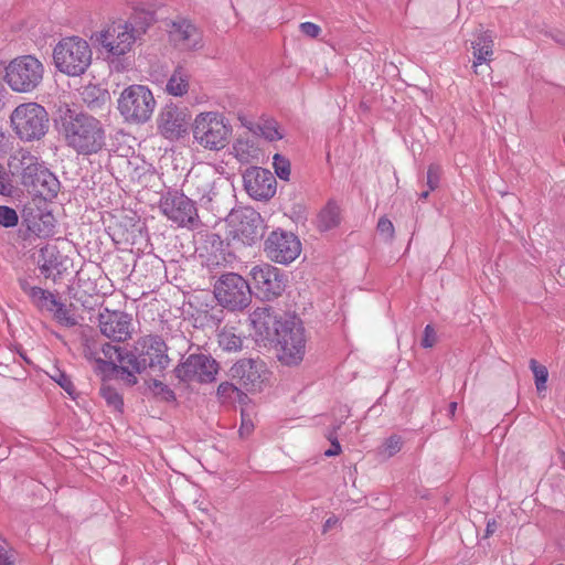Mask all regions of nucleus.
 <instances>
[{
	"label": "nucleus",
	"instance_id": "f257e3e1",
	"mask_svg": "<svg viewBox=\"0 0 565 565\" xmlns=\"http://www.w3.org/2000/svg\"><path fill=\"white\" fill-rule=\"evenodd\" d=\"M152 18L147 13H137L127 21H115L97 35L100 46L111 56L119 57L132 50L134 44L146 34Z\"/></svg>",
	"mask_w": 565,
	"mask_h": 565
},
{
	"label": "nucleus",
	"instance_id": "f03ea898",
	"mask_svg": "<svg viewBox=\"0 0 565 565\" xmlns=\"http://www.w3.org/2000/svg\"><path fill=\"white\" fill-rule=\"evenodd\" d=\"M62 134L66 143L79 153H93L104 145L102 124L92 116L71 110L62 117Z\"/></svg>",
	"mask_w": 565,
	"mask_h": 565
},
{
	"label": "nucleus",
	"instance_id": "7ed1b4c3",
	"mask_svg": "<svg viewBox=\"0 0 565 565\" xmlns=\"http://www.w3.org/2000/svg\"><path fill=\"white\" fill-rule=\"evenodd\" d=\"M10 127L15 137L23 142L40 141L50 129V116L39 103H23L12 110Z\"/></svg>",
	"mask_w": 565,
	"mask_h": 565
},
{
	"label": "nucleus",
	"instance_id": "20e7f679",
	"mask_svg": "<svg viewBox=\"0 0 565 565\" xmlns=\"http://www.w3.org/2000/svg\"><path fill=\"white\" fill-rule=\"evenodd\" d=\"M93 52L84 39L67 36L60 40L53 49L54 66L68 76H79L92 64Z\"/></svg>",
	"mask_w": 565,
	"mask_h": 565
},
{
	"label": "nucleus",
	"instance_id": "39448f33",
	"mask_svg": "<svg viewBox=\"0 0 565 565\" xmlns=\"http://www.w3.org/2000/svg\"><path fill=\"white\" fill-rule=\"evenodd\" d=\"M195 142L209 150L226 147L232 128L225 117L217 111H204L196 115L192 124Z\"/></svg>",
	"mask_w": 565,
	"mask_h": 565
},
{
	"label": "nucleus",
	"instance_id": "423d86ee",
	"mask_svg": "<svg viewBox=\"0 0 565 565\" xmlns=\"http://www.w3.org/2000/svg\"><path fill=\"white\" fill-rule=\"evenodd\" d=\"M44 65L33 55L13 58L6 66L4 81L15 93H32L42 83Z\"/></svg>",
	"mask_w": 565,
	"mask_h": 565
},
{
	"label": "nucleus",
	"instance_id": "0eeeda50",
	"mask_svg": "<svg viewBox=\"0 0 565 565\" xmlns=\"http://www.w3.org/2000/svg\"><path fill=\"white\" fill-rule=\"evenodd\" d=\"M167 345L158 335H146L140 338L135 344V352H126L124 360L131 365L135 371H163L168 367L170 359L167 354Z\"/></svg>",
	"mask_w": 565,
	"mask_h": 565
},
{
	"label": "nucleus",
	"instance_id": "6e6552de",
	"mask_svg": "<svg viewBox=\"0 0 565 565\" xmlns=\"http://www.w3.org/2000/svg\"><path fill=\"white\" fill-rule=\"evenodd\" d=\"M156 100L152 92L145 85H130L118 99V109L129 122L143 124L154 110Z\"/></svg>",
	"mask_w": 565,
	"mask_h": 565
},
{
	"label": "nucleus",
	"instance_id": "1a4fd4ad",
	"mask_svg": "<svg viewBox=\"0 0 565 565\" xmlns=\"http://www.w3.org/2000/svg\"><path fill=\"white\" fill-rule=\"evenodd\" d=\"M276 341L278 360L288 366L298 365L306 354L305 329L299 321L286 319Z\"/></svg>",
	"mask_w": 565,
	"mask_h": 565
},
{
	"label": "nucleus",
	"instance_id": "9d476101",
	"mask_svg": "<svg viewBox=\"0 0 565 565\" xmlns=\"http://www.w3.org/2000/svg\"><path fill=\"white\" fill-rule=\"evenodd\" d=\"M218 303L230 310H241L252 300L249 284L238 274L227 273L220 277L214 286Z\"/></svg>",
	"mask_w": 565,
	"mask_h": 565
},
{
	"label": "nucleus",
	"instance_id": "9b49d317",
	"mask_svg": "<svg viewBox=\"0 0 565 565\" xmlns=\"http://www.w3.org/2000/svg\"><path fill=\"white\" fill-rule=\"evenodd\" d=\"M192 114L186 106L169 103L163 106L157 118L159 134L168 140L184 137L191 126Z\"/></svg>",
	"mask_w": 565,
	"mask_h": 565
},
{
	"label": "nucleus",
	"instance_id": "f8f14e48",
	"mask_svg": "<svg viewBox=\"0 0 565 565\" xmlns=\"http://www.w3.org/2000/svg\"><path fill=\"white\" fill-rule=\"evenodd\" d=\"M161 212L180 227L193 228L199 224L198 209L192 200L179 192H168L160 201Z\"/></svg>",
	"mask_w": 565,
	"mask_h": 565
},
{
	"label": "nucleus",
	"instance_id": "ddd939ff",
	"mask_svg": "<svg viewBox=\"0 0 565 565\" xmlns=\"http://www.w3.org/2000/svg\"><path fill=\"white\" fill-rule=\"evenodd\" d=\"M249 275L256 295L264 300H273L285 291L287 282L285 275L270 264L254 266Z\"/></svg>",
	"mask_w": 565,
	"mask_h": 565
},
{
	"label": "nucleus",
	"instance_id": "4468645a",
	"mask_svg": "<svg viewBox=\"0 0 565 565\" xmlns=\"http://www.w3.org/2000/svg\"><path fill=\"white\" fill-rule=\"evenodd\" d=\"M264 250L270 260L279 264H289L300 255L301 243L292 233L274 231L265 241Z\"/></svg>",
	"mask_w": 565,
	"mask_h": 565
},
{
	"label": "nucleus",
	"instance_id": "2eb2a0df",
	"mask_svg": "<svg viewBox=\"0 0 565 565\" xmlns=\"http://www.w3.org/2000/svg\"><path fill=\"white\" fill-rule=\"evenodd\" d=\"M218 365L216 361L205 354H191L178 367L177 375L181 380H196L209 383L215 380Z\"/></svg>",
	"mask_w": 565,
	"mask_h": 565
},
{
	"label": "nucleus",
	"instance_id": "dca6fc26",
	"mask_svg": "<svg viewBox=\"0 0 565 565\" xmlns=\"http://www.w3.org/2000/svg\"><path fill=\"white\" fill-rule=\"evenodd\" d=\"M100 333L106 338L124 342L131 337V317L119 310L105 308L98 315Z\"/></svg>",
	"mask_w": 565,
	"mask_h": 565
},
{
	"label": "nucleus",
	"instance_id": "f3484780",
	"mask_svg": "<svg viewBox=\"0 0 565 565\" xmlns=\"http://www.w3.org/2000/svg\"><path fill=\"white\" fill-rule=\"evenodd\" d=\"M267 374L266 363L254 359L239 360L230 370L231 377L237 380L248 391L260 388L267 380Z\"/></svg>",
	"mask_w": 565,
	"mask_h": 565
},
{
	"label": "nucleus",
	"instance_id": "a211bd4d",
	"mask_svg": "<svg viewBox=\"0 0 565 565\" xmlns=\"http://www.w3.org/2000/svg\"><path fill=\"white\" fill-rule=\"evenodd\" d=\"M250 324L258 340L275 341L285 320L278 319L269 307L256 308L249 316Z\"/></svg>",
	"mask_w": 565,
	"mask_h": 565
},
{
	"label": "nucleus",
	"instance_id": "6ab92c4d",
	"mask_svg": "<svg viewBox=\"0 0 565 565\" xmlns=\"http://www.w3.org/2000/svg\"><path fill=\"white\" fill-rule=\"evenodd\" d=\"M11 177H55L38 157L28 151H18L8 162Z\"/></svg>",
	"mask_w": 565,
	"mask_h": 565
},
{
	"label": "nucleus",
	"instance_id": "aec40b11",
	"mask_svg": "<svg viewBox=\"0 0 565 565\" xmlns=\"http://www.w3.org/2000/svg\"><path fill=\"white\" fill-rule=\"evenodd\" d=\"M103 352L106 356L109 358H111V352H114L119 364L97 360L100 365H103L105 369H110L115 373L116 377L122 380L128 385H135L137 383L136 374L141 373L142 371H135V369H132L127 361L124 362L126 352H122L120 348L110 344H106L103 349Z\"/></svg>",
	"mask_w": 565,
	"mask_h": 565
},
{
	"label": "nucleus",
	"instance_id": "412c9836",
	"mask_svg": "<svg viewBox=\"0 0 565 565\" xmlns=\"http://www.w3.org/2000/svg\"><path fill=\"white\" fill-rule=\"evenodd\" d=\"M170 38L180 50H195L201 46V33L194 24L186 20L172 24Z\"/></svg>",
	"mask_w": 565,
	"mask_h": 565
},
{
	"label": "nucleus",
	"instance_id": "4be33fe9",
	"mask_svg": "<svg viewBox=\"0 0 565 565\" xmlns=\"http://www.w3.org/2000/svg\"><path fill=\"white\" fill-rule=\"evenodd\" d=\"M493 34L490 31H480L472 42L473 49V71L477 75L482 74L484 70L479 71V67L489 63L493 55Z\"/></svg>",
	"mask_w": 565,
	"mask_h": 565
},
{
	"label": "nucleus",
	"instance_id": "5701e85b",
	"mask_svg": "<svg viewBox=\"0 0 565 565\" xmlns=\"http://www.w3.org/2000/svg\"><path fill=\"white\" fill-rule=\"evenodd\" d=\"M19 284L22 291L29 296L32 303L39 310H46L52 312L53 309L57 306L58 299L51 291L41 287L31 286L25 279H21Z\"/></svg>",
	"mask_w": 565,
	"mask_h": 565
},
{
	"label": "nucleus",
	"instance_id": "b1692460",
	"mask_svg": "<svg viewBox=\"0 0 565 565\" xmlns=\"http://www.w3.org/2000/svg\"><path fill=\"white\" fill-rule=\"evenodd\" d=\"M259 218V214L253 210L236 211L230 215L231 223L235 224L238 222L236 232L250 239L258 235L257 227Z\"/></svg>",
	"mask_w": 565,
	"mask_h": 565
},
{
	"label": "nucleus",
	"instance_id": "393cba45",
	"mask_svg": "<svg viewBox=\"0 0 565 565\" xmlns=\"http://www.w3.org/2000/svg\"><path fill=\"white\" fill-rule=\"evenodd\" d=\"M247 194L258 201L273 198L277 190L276 179H243Z\"/></svg>",
	"mask_w": 565,
	"mask_h": 565
},
{
	"label": "nucleus",
	"instance_id": "a878e982",
	"mask_svg": "<svg viewBox=\"0 0 565 565\" xmlns=\"http://www.w3.org/2000/svg\"><path fill=\"white\" fill-rule=\"evenodd\" d=\"M341 222V211L334 201H329L318 213L316 225L319 231L327 232L337 227Z\"/></svg>",
	"mask_w": 565,
	"mask_h": 565
},
{
	"label": "nucleus",
	"instance_id": "bb28decb",
	"mask_svg": "<svg viewBox=\"0 0 565 565\" xmlns=\"http://www.w3.org/2000/svg\"><path fill=\"white\" fill-rule=\"evenodd\" d=\"M189 73L181 66L177 67L168 79L166 90L169 95L181 97L189 90Z\"/></svg>",
	"mask_w": 565,
	"mask_h": 565
},
{
	"label": "nucleus",
	"instance_id": "cd10ccee",
	"mask_svg": "<svg viewBox=\"0 0 565 565\" xmlns=\"http://www.w3.org/2000/svg\"><path fill=\"white\" fill-rule=\"evenodd\" d=\"M52 313L54 319L64 327L71 328L79 323V316L72 305L66 306L57 301V306L53 309Z\"/></svg>",
	"mask_w": 565,
	"mask_h": 565
},
{
	"label": "nucleus",
	"instance_id": "c85d7f7f",
	"mask_svg": "<svg viewBox=\"0 0 565 565\" xmlns=\"http://www.w3.org/2000/svg\"><path fill=\"white\" fill-rule=\"evenodd\" d=\"M218 345L227 352H236L242 349V338L235 333L234 328L224 327L217 334Z\"/></svg>",
	"mask_w": 565,
	"mask_h": 565
},
{
	"label": "nucleus",
	"instance_id": "c756f323",
	"mask_svg": "<svg viewBox=\"0 0 565 565\" xmlns=\"http://www.w3.org/2000/svg\"><path fill=\"white\" fill-rule=\"evenodd\" d=\"M33 186H41L38 190L40 196L44 200H51L56 196L60 190V180L58 179H32Z\"/></svg>",
	"mask_w": 565,
	"mask_h": 565
},
{
	"label": "nucleus",
	"instance_id": "7c9ffc66",
	"mask_svg": "<svg viewBox=\"0 0 565 565\" xmlns=\"http://www.w3.org/2000/svg\"><path fill=\"white\" fill-rule=\"evenodd\" d=\"M530 369L534 375V383L539 395H544L546 391V382L548 379V371L546 366L539 364L536 360H530Z\"/></svg>",
	"mask_w": 565,
	"mask_h": 565
},
{
	"label": "nucleus",
	"instance_id": "2f4dec72",
	"mask_svg": "<svg viewBox=\"0 0 565 565\" xmlns=\"http://www.w3.org/2000/svg\"><path fill=\"white\" fill-rule=\"evenodd\" d=\"M234 151L239 161H247L249 158H254L258 154V148L255 146L254 141L243 138L235 142Z\"/></svg>",
	"mask_w": 565,
	"mask_h": 565
},
{
	"label": "nucleus",
	"instance_id": "473e14b6",
	"mask_svg": "<svg viewBox=\"0 0 565 565\" xmlns=\"http://www.w3.org/2000/svg\"><path fill=\"white\" fill-rule=\"evenodd\" d=\"M217 397L222 403L241 401L243 392L230 382H223L217 387Z\"/></svg>",
	"mask_w": 565,
	"mask_h": 565
},
{
	"label": "nucleus",
	"instance_id": "72a5a7b5",
	"mask_svg": "<svg viewBox=\"0 0 565 565\" xmlns=\"http://www.w3.org/2000/svg\"><path fill=\"white\" fill-rule=\"evenodd\" d=\"M100 395L106 401L109 407H113L117 412L122 411L124 401L116 388L108 384H103L100 387Z\"/></svg>",
	"mask_w": 565,
	"mask_h": 565
},
{
	"label": "nucleus",
	"instance_id": "f704fd0d",
	"mask_svg": "<svg viewBox=\"0 0 565 565\" xmlns=\"http://www.w3.org/2000/svg\"><path fill=\"white\" fill-rule=\"evenodd\" d=\"M255 132L269 141L282 138V135L279 132L277 124L274 120H266L263 124H258Z\"/></svg>",
	"mask_w": 565,
	"mask_h": 565
},
{
	"label": "nucleus",
	"instance_id": "c9c22d12",
	"mask_svg": "<svg viewBox=\"0 0 565 565\" xmlns=\"http://www.w3.org/2000/svg\"><path fill=\"white\" fill-rule=\"evenodd\" d=\"M402 438L397 435H392L383 443L381 454L386 457H393L402 449Z\"/></svg>",
	"mask_w": 565,
	"mask_h": 565
},
{
	"label": "nucleus",
	"instance_id": "e433bc0d",
	"mask_svg": "<svg viewBox=\"0 0 565 565\" xmlns=\"http://www.w3.org/2000/svg\"><path fill=\"white\" fill-rule=\"evenodd\" d=\"M51 377L56 382L68 395L73 396L75 393L74 384L71 377L60 369H54Z\"/></svg>",
	"mask_w": 565,
	"mask_h": 565
},
{
	"label": "nucleus",
	"instance_id": "4c0bfd02",
	"mask_svg": "<svg viewBox=\"0 0 565 565\" xmlns=\"http://www.w3.org/2000/svg\"><path fill=\"white\" fill-rule=\"evenodd\" d=\"M19 216L14 209L7 205L0 206V225L3 227H14L18 225Z\"/></svg>",
	"mask_w": 565,
	"mask_h": 565
},
{
	"label": "nucleus",
	"instance_id": "58836bf2",
	"mask_svg": "<svg viewBox=\"0 0 565 565\" xmlns=\"http://www.w3.org/2000/svg\"><path fill=\"white\" fill-rule=\"evenodd\" d=\"M0 565H15V553L11 545L0 535Z\"/></svg>",
	"mask_w": 565,
	"mask_h": 565
},
{
	"label": "nucleus",
	"instance_id": "ea45409f",
	"mask_svg": "<svg viewBox=\"0 0 565 565\" xmlns=\"http://www.w3.org/2000/svg\"><path fill=\"white\" fill-rule=\"evenodd\" d=\"M274 168L277 177H289L290 174V162L287 158L276 153L274 156Z\"/></svg>",
	"mask_w": 565,
	"mask_h": 565
},
{
	"label": "nucleus",
	"instance_id": "a19ab883",
	"mask_svg": "<svg viewBox=\"0 0 565 565\" xmlns=\"http://www.w3.org/2000/svg\"><path fill=\"white\" fill-rule=\"evenodd\" d=\"M377 232L387 241H392L395 235V228L393 223L385 216L379 220Z\"/></svg>",
	"mask_w": 565,
	"mask_h": 565
},
{
	"label": "nucleus",
	"instance_id": "79ce46f5",
	"mask_svg": "<svg viewBox=\"0 0 565 565\" xmlns=\"http://www.w3.org/2000/svg\"><path fill=\"white\" fill-rule=\"evenodd\" d=\"M300 32L311 39H316L321 33V28L312 22H302L299 25Z\"/></svg>",
	"mask_w": 565,
	"mask_h": 565
},
{
	"label": "nucleus",
	"instance_id": "37998d69",
	"mask_svg": "<svg viewBox=\"0 0 565 565\" xmlns=\"http://www.w3.org/2000/svg\"><path fill=\"white\" fill-rule=\"evenodd\" d=\"M436 339L437 335L435 329L430 324H427L424 330L422 345L424 348H431L436 343Z\"/></svg>",
	"mask_w": 565,
	"mask_h": 565
},
{
	"label": "nucleus",
	"instance_id": "c03bdc74",
	"mask_svg": "<svg viewBox=\"0 0 565 565\" xmlns=\"http://www.w3.org/2000/svg\"><path fill=\"white\" fill-rule=\"evenodd\" d=\"M95 93H99L100 94V90L96 87H87L84 93H83V96H84V100L90 106V107H95L97 104H98V99L99 97L96 96L95 97Z\"/></svg>",
	"mask_w": 565,
	"mask_h": 565
},
{
	"label": "nucleus",
	"instance_id": "a18cd8bd",
	"mask_svg": "<svg viewBox=\"0 0 565 565\" xmlns=\"http://www.w3.org/2000/svg\"><path fill=\"white\" fill-rule=\"evenodd\" d=\"M0 194L4 196L14 195V186L11 179H0Z\"/></svg>",
	"mask_w": 565,
	"mask_h": 565
},
{
	"label": "nucleus",
	"instance_id": "49530a36",
	"mask_svg": "<svg viewBox=\"0 0 565 565\" xmlns=\"http://www.w3.org/2000/svg\"><path fill=\"white\" fill-rule=\"evenodd\" d=\"M260 173H264L265 177L268 174V175H271L270 171L269 170H266V169H262V168H258V167H250L246 170V172L243 174V177H256V178H259L260 177Z\"/></svg>",
	"mask_w": 565,
	"mask_h": 565
},
{
	"label": "nucleus",
	"instance_id": "de8ad7c7",
	"mask_svg": "<svg viewBox=\"0 0 565 565\" xmlns=\"http://www.w3.org/2000/svg\"><path fill=\"white\" fill-rule=\"evenodd\" d=\"M341 452V446L337 440H331V448L326 450L324 455L327 457L337 456Z\"/></svg>",
	"mask_w": 565,
	"mask_h": 565
},
{
	"label": "nucleus",
	"instance_id": "09e8293b",
	"mask_svg": "<svg viewBox=\"0 0 565 565\" xmlns=\"http://www.w3.org/2000/svg\"><path fill=\"white\" fill-rule=\"evenodd\" d=\"M113 164H116L118 167H126L127 169H129L132 162L124 157L116 156L111 162V166Z\"/></svg>",
	"mask_w": 565,
	"mask_h": 565
},
{
	"label": "nucleus",
	"instance_id": "8fccbe9b",
	"mask_svg": "<svg viewBox=\"0 0 565 565\" xmlns=\"http://www.w3.org/2000/svg\"><path fill=\"white\" fill-rule=\"evenodd\" d=\"M441 173H443L441 168L438 164H431L427 171V177L428 178L438 177Z\"/></svg>",
	"mask_w": 565,
	"mask_h": 565
},
{
	"label": "nucleus",
	"instance_id": "3c124183",
	"mask_svg": "<svg viewBox=\"0 0 565 565\" xmlns=\"http://www.w3.org/2000/svg\"><path fill=\"white\" fill-rule=\"evenodd\" d=\"M338 522V519L337 518H329L324 524H323V532H327L329 529H331L332 526H334Z\"/></svg>",
	"mask_w": 565,
	"mask_h": 565
},
{
	"label": "nucleus",
	"instance_id": "603ef678",
	"mask_svg": "<svg viewBox=\"0 0 565 565\" xmlns=\"http://www.w3.org/2000/svg\"><path fill=\"white\" fill-rule=\"evenodd\" d=\"M252 428H253L252 424L243 422L239 431L242 435L245 433L248 434L252 430Z\"/></svg>",
	"mask_w": 565,
	"mask_h": 565
},
{
	"label": "nucleus",
	"instance_id": "864d4df0",
	"mask_svg": "<svg viewBox=\"0 0 565 565\" xmlns=\"http://www.w3.org/2000/svg\"><path fill=\"white\" fill-rule=\"evenodd\" d=\"M8 141V136L2 128H0V149H2Z\"/></svg>",
	"mask_w": 565,
	"mask_h": 565
},
{
	"label": "nucleus",
	"instance_id": "5fc2aeb1",
	"mask_svg": "<svg viewBox=\"0 0 565 565\" xmlns=\"http://www.w3.org/2000/svg\"><path fill=\"white\" fill-rule=\"evenodd\" d=\"M53 266L54 265H53L52 260L45 259L44 263L41 265V269H42V271H49L53 268Z\"/></svg>",
	"mask_w": 565,
	"mask_h": 565
},
{
	"label": "nucleus",
	"instance_id": "6e6d98bb",
	"mask_svg": "<svg viewBox=\"0 0 565 565\" xmlns=\"http://www.w3.org/2000/svg\"><path fill=\"white\" fill-rule=\"evenodd\" d=\"M554 40L562 44V45H565V34L563 33H558L556 36H554Z\"/></svg>",
	"mask_w": 565,
	"mask_h": 565
},
{
	"label": "nucleus",
	"instance_id": "4d7b16f0",
	"mask_svg": "<svg viewBox=\"0 0 565 565\" xmlns=\"http://www.w3.org/2000/svg\"><path fill=\"white\" fill-rule=\"evenodd\" d=\"M438 180L439 179H433V178L428 179V185H429L430 190H434L438 185Z\"/></svg>",
	"mask_w": 565,
	"mask_h": 565
},
{
	"label": "nucleus",
	"instance_id": "13d9d810",
	"mask_svg": "<svg viewBox=\"0 0 565 565\" xmlns=\"http://www.w3.org/2000/svg\"><path fill=\"white\" fill-rule=\"evenodd\" d=\"M456 409H457V403L456 402H451L449 404V408H448L449 415L454 416L455 413H456Z\"/></svg>",
	"mask_w": 565,
	"mask_h": 565
},
{
	"label": "nucleus",
	"instance_id": "bf43d9fd",
	"mask_svg": "<svg viewBox=\"0 0 565 565\" xmlns=\"http://www.w3.org/2000/svg\"><path fill=\"white\" fill-rule=\"evenodd\" d=\"M6 174L4 167L0 163V177Z\"/></svg>",
	"mask_w": 565,
	"mask_h": 565
},
{
	"label": "nucleus",
	"instance_id": "052dcab7",
	"mask_svg": "<svg viewBox=\"0 0 565 565\" xmlns=\"http://www.w3.org/2000/svg\"><path fill=\"white\" fill-rule=\"evenodd\" d=\"M4 107V102H3V97L2 95L0 94V110Z\"/></svg>",
	"mask_w": 565,
	"mask_h": 565
},
{
	"label": "nucleus",
	"instance_id": "680f3d73",
	"mask_svg": "<svg viewBox=\"0 0 565 565\" xmlns=\"http://www.w3.org/2000/svg\"><path fill=\"white\" fill-rule=\"evenodd\" d=\"M428 196V191H424L420 193L422 199H426Z\"/></svg>",
	"mask_w": 565,
	"mask_h": 565
},
{
	"label": "nucleus",
	"instance_id": "e2e57ef3",
	"mask_svg": "<svg viewBox=\"0 0 565 565\" xmlns=\"http://www.w3.org/2000/svg\"><path fill=\"white\" fill-rule=\"evenodd\" d=\"M41 252H42V255L44 256L46 253L50 252V249L46 247V248L41 249Z\"/></svg>",
	"mask_w": 565,
	"mask_h": 565
},
{
	"label": "nucleus",
	"instance_id": "0e129e2a",
	"mask_svg": "<svg viewBox=\"0 0 565 565\" xmlns=\"http://www.w3.org/2000/svg\"><path fill=\"white\" fill-rule=\"evenodd\" d=\"M562 457H563V458H562V462H563V466H564V468H565V454H563V456H562Z\"/></svg>",
	"mask_w": 565,
	"mask_h": 565
}]
</instances>
